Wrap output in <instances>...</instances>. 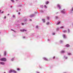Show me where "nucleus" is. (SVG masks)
Here are the masks:
<instances>
[{
	"mask_svg": "<svg viewBox=\"0 0 73 73\" xmlns=\"http://www.w3.org/2000/svg\"><path fill=\"white\" fill-rule=\"evenodd\" d=\"M12 72H13L14 73H16V71L13 70H10L9 71V73H12Z\"/></svg>",
	"mask_w": 73,
	"mask_h": 73,
	"instance_id": "f257e3e1",
	"label": "nucleus"
},
{
	"mask_svg": "<svg viewBox=\"0 0 73 73\" xmlns=\"http://www.w3.org/2000/svg\"><path fill=\"white\" fill-rule=\"evenodd\" d=\"M0 60L3 61H7V59L5 58H3L0 59Z\"/></svg>",
	"mask_w": 73,
	"mask_h": 73,
	"instance_id": "f03ea898",
	"label": "nucleus"
},
{
	"mask_svg": "<svg viewBox=\"0 0 73 73\" xmlns=\"http://www.w3.org/2000/svg\"><path fill=\"white\" fill-rule=\"evenodd\" d=\"M61 12L62 13H65V11L64 9L63 10L61 11Z\"/></svg>",
	"mask_w": 73,
	"mask_h": 73,
	"instance_id": "7ed1b4c3",
	"label": "nucleus"
},
{
	"mask_svg": "<svg viewBox=\"0 0 73 73\" xmlns=\"http://www.w3.org/2000/svg\"><path fill=\"white\" fill-rule=\"evenodd\" d=\"M57 6L58 7V8H59V9H61V7L60 5L59 4H58L57 5Z\"/></svg>",
	"mask_w": 73,
	"mask_h": 73,
	"instance_id": "20e7f679",
	"label": "nucleus"
},
{
	"mask_svg": "<svg viewBox=\"0 0 73 73\" xmlns=\"http://www.w3.org/2000/svg\"><path fill=\"white\" fill-rule=\"evenodd\" d=\"M0 64L1 65H4L5 64V63L4 62H0Z\"/></svg>",
	"mask_w": 73,
	"mask_h": 73,
	"instance_id": "39448f33",
	"label": "nucleus"
},
{
	"mask_svg": "<svg viewBox=\"0 0 73 73\" xmlns=\"http://www.w3.org/2000/svg\"><path fill=\"white\" fill-rule=\"evenodd\" d=\"M63 37L64 38H66V36L65 35H63Z\"/></svg>",
	"mask_w": 73,
	"mask_h": 73,
	"instance_id": "423d86ee",
	"label": "nucleus"
},
{
	"mask_svg": "<svg viewBox=\"0 0 73 73\" xmlns=\"http://www.w3.org/2000/svg\"><path fill=\"white\" fill-rule=\"evenodd\" d=\"M35 16V15L33 14V15H31L30 16V17H33V16Z\"/></svg>",
	"mask_w": 73,
	"mask_h": 73,
	"instance_id": "0eeeda50",
	"label": "nucleus"
},
{
	"mask_svg": "<svg viewBox=\"0 0 73 73\" xmlns=\"http://www.w3.org/2000/svg\"><path fill=\"white\" fill-rule=\"evenodd\" d=\"M43 59L44 60H45L46 61H48V59L45 58H44Z\"/></svg>",
	"mask_w": 73,
	"mask_h": 73,
	"instance_id": "6e6552de",
	"label": "nucleus"
},
{
	"mask_svg": "<svg viewBox=\"0 0 73 73\" xmlns=\"http://www.w3.org/2000/svg\"><path fill=\"white\" fill-rule=\"evenodd\" d=\"M61 53H65V51H62Z\"/></svg>",
	"mask_w": 73,
	"mask_h": 73,
	"instance_id": "1a4fd4ad",
	"label": "nucleus"
},
{
	"mask_svg": "<svg viewBox=\"0 0 73 73\" xmlns=\"http://www.w3.org/2000/svg\"><path fill=\"white\" fill-rule=\"evenodd\" d=\"M66 47H69V44H67L66 45Z\"/></svg>",
	"mask_w": 73,
	"mask_h": 73,
	"instance_id": "9d476101",
	"label": "nucleus"
},
{
	"mask_svg": "<svg viewBox=\"0 0 73 73\" xmlns=\"http://www.w3.org/2000/svg\"><path fill=\"white\" fill-rule=\"evenodd\" d=\"M4 56H6V51H5L4 52Z\"/></svg>",
	"mask_w": 73,
	"mask_h": 73,
	"instance_id": "9b49d317",
	"label": "nucleus"
},
{
	"mask_svg": "<svg viewBox=\"0 0 73 73\" xmlns=\"http://www.w3.org/2000/svg\"><path fill=\"white\" fill-rule=\"evenodd\" d=\"M42 21L43 22V23H45V19H42Z\"/></svg>",
	"mask_w": 73,
	"mask_h": 73,
	"instance_id": "f8f14e48",
	"label": "nucleus"
},
{
	"mask_svg": "<svg viewBox=\"0 0 73 73\" xmlns=\"http://www.w3.org/2000/svg\"><path fill=\"white\" fill-rule=\"evenodd\" d=\"M60 24V21L57 24V25H58V24Z\"/></svg>",
	"mask_w": 73,
	"mask_h": 73,
	"instance_id": "ddd939ff",
	"label": "nucleus"
},
{
	"mask_svg": "<svg viewBox=\"0 0 73 73\" xmlns=\"http://www.w3.org/2000/svg\"><path fill=\"white\" fill-rule=\"evenodd\" d=\"M25 31H27V30H24V29H23V30H22V32H24Z\"/></svg>",
	"mask_w": 73,
	"mask_h": 73,
	"instance_id": "4468645a",
	"label": "nucleus"
},
{
	"mask_svg": "<svg viewBox=\"0 0 73 73\" xmlns=\"http://www.w3.org/2000/svg\"><path fill=\"white\" fill-rule=\"evenodd\" d=\"M64 33H66V32H67V31H63Z\"/></svg>",
	"mask_w": 73,
	"mask_h": 73,
	"instance_id": "2eb2a0df",
	"label": "nucleus"
},
{
	"mask_svg": "<svg viewBox=\"0 0 73 73\" xmlns=\"http://www.w3.org/2000/svg\"><path fill=\"white\" fill-rule=\"evenodd\" d=\"M48 3H49V2H48V1L46 2V4H48Z\"/></svg>",
	"mask_w": 73,
	"mask_h": 73,
	"instance_id": "dca6fc26",
	"label": "nucleus"
},
{
	"mask_svg": "<svg viewBox=\"0 0 73 73\" xmlns=\"http://www.w3.org/2000/svg\"><path fill=\"white\" fill-rule=\"evenodd\" d=\"M40 12H41L42 13H43V11L42 10H40Z\"/></svg>",
	"mask_w": 73,
	"mask_h": 73,
	"instance_id": "f3484780",
	"label": "nucleus"
},
{
	"mask_svg": "<svg viewBox=\"0 0 73 73\" xmlns=\"http://www.w3.org/2000/svg\"><path fill=\"white\" fill-rule=\"evenodd\" d=\"M49 24V22H47L46 23V25H48Z\"/></svg>",
	"mask_w": 73,
	"mask_h": 73,
	"instance_id": "a211bd4d",
	"label": "nucleus"
},
{
	"mask_svg": "<svg viewBox=\"0 0 73 73\" xmlns=\"http://www.w3.org/2000/svg\"><path fill=\"white\" fill-rule=\"evenodd\" d=\"M11 61H13L14 60V58H13L11 60Z\"/></svg>",
	"mask_w": 73,
	"mask_h": 73,
	"instance_id": "6ab92c4d",
	"label": "nucleus"
},
{
	"mask_svg": "<svg viewBox=\"0 0 73 73\" xmlns=\"http://www.w3.org/2000/svg\"><path fill=\"white\" fill-rule=\"evenodd\" d=\"M44 8H47V7H46V6L45 5H44Z\"/></svg>",
	"mask_w": 73,
	"mask_h": 73,
	"instance_id": "aec40b11",
	"label": "nucleus"
},
{
	"mask_svg": "<svg viewBox=\"0 0 73 73\" xmlns=\"http://www.w3.org/2000/svg\"><path fill=\"white\" fill-rule=\"evenodd\" d=\"M71 53H69L68 54V55H71Z\"/></svg>",
	"mask_w": 73,
	"mask_h": 73,
	"instance_id": "412c9836",
	"label": "nucleus"
},
{
	"mask_svg": "<svg viewBox=\"0 0 73 73\" xmlns=\"http://www.w3.org/2000/svg\"><path fill=\"white\" fill-rule=\"evenodd\" d=\"M12 3H14V1L13 0H11Z\"/></svg>",
	"mask_w": 73,
	"mask_h": 73,
	"instance_id": "4be33fe9",
	"label": "nucleus"
},
{
	"mask_svg": "<svg viewBox=\"0 0 73 73\" xmlns=\"http://www.w3.org/2000/svg\"><path fill=\"white\" fill-rule=\"evenodd\" d=\"M47 20H49V17H47Z\"/></svg>",
	"mask_w": 73,
	"mask_h": 73,
	"instance_id": "5701e85b",
	"label": "nucleus"
},
{
	"mask_svg": "<svg viewBox=\"0 0 73 73\" xmlns=\"http://www.w3.org/2000/svg\"><path fill=\"white\" fill-rule=\"evenodd\" d=\"M71 11H73V7H72V9H71Z\"/></svg>",
	"mask_w": 73,
	"mask_h": 73,
	"instance_id": "b1692460",
	"label": "nucleus"
},
{
	"mask_svg": "<svg viewBox=\"0 0 73 73\" xmlns=\"http://www.w3.org/2000/svg\"><path fill=\"white\" fill-rule=\"evenodd\" d=\"M68 33H69L70 32V30H69V29H68Z\"/></svg>",
	"mask_w": 73,
	"mask_h": 73,
	"instance_id": "393cba45",
	"label": "nucleus"
},
{
	"mask_svg": "<svg viewBox=\"0 0 73 73\" xmlns=\"http://www.w3.org/2000/svg\"><path fill=\"white\" fill-rule=\"evenodd\" d=\"M40 7H41V8H43V5H41L40 6Z\"/></svg>",
	"mask_w": 73,
	"mask_h": 73,
	"instance_id": "a878e982",
	"label": "nucleus"
},
{
	"mask_svg": "<svg viewBox=\"0 0 73 73\" xmlns=\"http://www.w3.org/2000/svg\"><path fill=\"white\" fill-rule=\"evenodd\" d=\"M63 28H64L63 27H60V28H61V29Z\"/></svg>",
	"mask_w": 73,
	"mask_h": 73,
	"instance_id": "bb28decb",
	"label": "nucleus"
},
{
	"mask_svg": "<svg viewBox=\"0 0 73 73\" xmlns=\"http://www.w3.org/2000/svg\"><path fill=\"white\" fill-rule=\"evenodd\" d=\"M64 58L66 59H67L68 58V57H65L64 56Z\"/></svg>",
	"mask_w": 73,
	"mask_h": 73,
	"instance_id": "cd10ccee",
	"label": "nucleus"
},
{
	"mask_svg": "<svg viewBox=\"0 0 73 73\" xmlns=\"http://www.w3.org/2000/svg\"><path fill=\"white\" fill-rule=\"evenodd\" d=\"M53 35H55V33H52Z\"/></svg>",
	"mask_w": 73,
	"mask_h": 73,
	"instance_id": "c85d7f7f",
	"label": "nucleus"
},
{
	"mask_svg": "<svg viewBox=\"0 0 73 73\" xmlns=\"http://www.w3.org/2000/svg\"><path fill=\"white\" fill-rule=\"evenodd\" d=\"M13 17H15V15H13Z\"/></svg>",
	"mask_w": 73,
	"mask_h": 73,
	"instance_id": "c756f323",
	"label": "nucleus"
},
{
	"mask_svg": "<svg viewBox=\"0 0 73 73\" xmlns=\"http://www.w3.org/2000/svg\"><path fill=\"white\" fill-rule=\"evenodd\" d=\"M22 25H24V24L23 23H22Z\"/></svg>",
	"mask_w": 73,
	"mask_h": 73,
	"instance_id": "7c9ffc66",
	"label": "nucleus"
},
{
	"mask_svg": "<svg viewBox=\"0 0 73 73\" xmlns=\"http://www.w3.org/2000/svg\"><path fill=\"white\" fill-rule=\"evenodd\" d=\"M17 70H20V69H19V68H17Z\"/></svg>",
	"mask_w": 73,
	"mask_h": 73,
	"instance_id": "2f4dec72",
	"label": "nucleus"
},
{
	"mask_svg": "<svg viewBox=\"0 0 73 73\" xmlns=\"http://www.w3.org/2000/svg\"><path fill=\"white\" fill-rule=\"evenodd\" d=\"M56 19H58V17H56Z\"/></svg>",
	"mask_w": 73,
	"mask_h": 73,
	"instance_id": "473e14b6",
	"label": "nucleus"
},
{
	"mask_svg": "<svg viewBox=\"0 0 73 73\" xmlns=\"http://www.w3.org/2000/svg\"><path fill=\"white\" fill-rule=\"evenodd\" d=\"M36 28H38V26H36Z\"/></svg>",
	"mask_w": 73,
	"mask_h": 73,
	"instance_id": "72a5a7b5",
	"label": "nucleus"
},
{
	"mask_svg": "<svg viewBox=\"0 0 73 73\" xmlns=\"http://www.w3.org/2000/svg\"><path fill=\"white\" fill-rule=\"evenodd\" d=\"M60 42H62V40H60Z\"/></svg>",
	"mask_w": 73,
	"mask_h": 73,
	"instance_id": "f704fd0d",
	"label": "nucleus"
},
{
	"mask_svg": "<svg viewBox=\"0 0 73 73\" xmlns=\"http://www.w3.org/2000/svg\"><path fill=\"white\" fill-rule=\"evenodd\" d=\"M53 58H55V56H54L53 57Z\"/></svg>",
	"mask_w": 73,
	"mask_h": 73,
	"instance_id": "c9c22d12",
	"label": "nucleus"
},
{
	"mask_svg": "<svg viewBox=\"0 0 73 73\" xmlns=\"http://www.w3.org/2000/svg\"><path fill=\"white\" fill-rule=\"evenodd\" d=\"M4 19H6V16H5Z\"/></svg>",
	"mask_w": 73,
	"mask_h": 73,
	"instance_id": "e433bc0d",
	"label": "nucleus"
},
{
	"mask_svg": "<svg viewBox=\"0 0 73 73\" xmlns=\"http://www.w3.org/2000/svg\"><path fill=\"white\" fill-rule=\"evenodd\" d=\"M4 13V11H2V12H1V13Z\"/></svg>",
	"mask_w": 73,
	"mask_h": 73,
	"instance_id": "4c0bfd02",
	"label": "nucleus"
},
{
	"mask_svg": "<svg viewBox=\"0 0 73 73\" xmlns=\"http://www.w3.org/2000/svg\"><path fill=\"white\" fill-rule=\"evenodd\" d=\"M30 21H32V19H30Z\"/></svg>",
	"mask_w": 73,
	"mask_h": 73,
	"instance_id": "58836bf2",
	"label": "nucleus"
},
{
	"mask_svg": "<svg viewBox=\"0 0 73 73\" xmlns=\"http://www.w3.org/2000/svg\"><path fill=\"white\" fill-rule=\"evenodd\" d=\"M7 15L8 16H9V14H8Z\"/></svg>",
	"mask_w": 73,
	"mask_h": 73,
	"instance_id": "ea45409f",
	"label": "nucleus"
},
{
	"mask_svg": "<svg viewBox=\"0 0 73 73\" xmlns=\"http://www.w3.org/2000/svg\"><path fill=\"white\" fill-rule=\"evenodd\" d=\"M18 14H19V15H20V13H19Z\"/></svg>",
	"mask_w": 73,
	"mask_h": 73,
	"instance_id": "a19ab883",
	"label": "nucleus"
},
{
	"mask_svg": "<svg viewBox=\"0 0 73 73\" xmlns=\"http://www.w3.org/2000/svg\"><path fill=\"white\" fill-rule=\"evenodd\" d=\"M37 73H39V72H36Z\"/></svg>",
	"mask_w": 73,
	"mask_h": 73,
	"instance_id": "79ce46f5",
	"label": "nucleus"
},
{
	"mask_svg": "<svg viewBox=\"0 0 73 73\" xmlns=\"http://www.w3.org/2000/svg\"><path fill=\"white\" fill-rule=\"evenodd\" d=\"M23 38H25V37H23Z\"/></svg>",
	"mask_w": 73,
	"mask_h": 73,
	"instance_id": "37998d69",
	"label": "nucleus"
},
{
	"mask_svg": "<svg viewBox=\"0 0 73 73\" xmlns=\"http://www.w3.org/2000/svg\"><path fill=\"white\" fill-rule=\"evenodd\" d=\"M12 6H11V8H12Z\"/></svg>",
	"mask_w": 73,
	"mask_h": 73,
	"instance_id": "c03bdc74",
	"label": "nucleus"
},
{
	"mask_svg": "<svg viewBox=\"0 0 73 73\" xmlns=\"http://www.w3.org/2000/svg\"><path fill=\"white\" fill-rule=\"evenodd\" d=\"M48 41H49V39H48Z\"/></svg>",
	"mask_w": 73,
	"mask_h": 73,
	"instance_id": "a18cd8bd",
	"label": "nucleus"
},
{
	"mask_svg": "<svg viewBox=\"0 0 73 73\" xmlns=\"http://www.w3.org/2000/svg\"><path fill=\"white\" fill-rule=\"evenodd\" d=\"M16 0V1H18V0Z\"/></svg>",
	"mask_w": 73,
	"mask_h": 73,
	"instance_id": "49530a36",
	"label": "nucleus"
},
{
	"mask_svg": "<svg viewBox=\"0 0 73 73\" xmlns=\"http://www.w3.org/2000/svg\"><path fill=\"white\" fill-rule=\"evenodd\" d=\"M0 12H1V10H0Z\"/></svg>",
	"mask_w": 73,
	"mask_h": 73,
	"instance_id": "de8ad7c7",
	"label": "nucleus"
},
{
	"mask_svg": "<svg viewBox=\"0 0 73 73\" xmlns=\"http://www.w3.org/2000/svg\"><path fill=\"white\" fill-rule=\"evenodd\" d=\"M11 31H13V30H12V29H11Z\"/></svg>",
	"mask_w": 73,
	"mask_h": 73,
	"instance_id": "09e8293b",
	"label": "nucleus"
},
{
	"mask_svg": "<svg viewBox=\"0 0 73 73\" xmlns=\"http://www.w3.org/2000/svg\"><path fill=\"white\" fill-rule=\"evenodd\" d=\"M4 73H6L5 72H4Z\"/></svg>",
	"mask_w": 73,
	"mask_h": 73,
	"instance_id": "8fccbe9b",
	"label": "nucleus"
}]
</instances>
